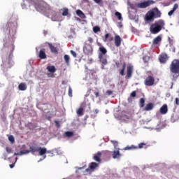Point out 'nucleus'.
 Instances as JSON below:
<instances>
[{"label":"nucleus","mask_w":179,"mask_h":179,"mask_svg":"<svg viewBox=\"0 0 179 179\" xmlns=\"http://www.w3.org/2000/svg\"><path fill=\"white\" fill-rule=\"evenodd\" d=\"M27 2L31 3V5H34L35 8L38 12H49V13H52V15H55V12H54L48 5H47L43 1H40V0H27Z\"/></svg>","instance_id":"1"},{"label":"nucleus","mask_w":179,"mask_h":179,"mask_svg":"<svg viewBox=\"0 0 179 179\" xmlns=\"http://www.w3.org/2000/svg\"><path fill=\"white\" fill-rule=\"evenodd\" d=\"M164 21L163 20H159L155 22L154 24H151L150 27V31L151 34H157L159 31H162V29H164Z\"/></svg>","instance_id":"2"},{"label":"nucleus","mask_w":179,"mask_h":179,"mask_svg":"<svg viewBox=\"0 0 179 179\" xmlns=\"http://www.w3.org/2000/svg\"><path fill=\"white\" fill-rule=\"evenodd\" d=\"M162 13L158 8H154L152 10L148 11L145 15V20L147 22H152L155 18L161 17Z\"/></svg>","instance_id":"3"},{"label":"nucleus","mask_w":179,"mask_h":179,"mask_svg":"<svg viewBox=\"0 0 179 179\" xmlns=\"http://www.w3.org/2000/svg\"><path fill=\"white\" fill-rule=\"evenodd\" d=\"M170 71L173 73V78H178L179 76V60L174 59L170 64Z\"/></svg>","instance_id":"4"},{"label":"nucleus","mask_w":179,"mask_h":179,"mask_svg":"<svg viewBox=\"0 0 179 179\" xmlns=\"http://www.w3.org/2000/svg\"><path fill=\"white\" fill-rule=\"evenodd\" d=\"M40 147L37 146V144L32 143L29 145V150H25L20 151V155H27L28 153H32L34 154L37 152H38V149Z\"/></svg>","instance_id":"5"},{"label":"nucleus","mask_w":179,"mask_h":179,"mask_svg":"<svg viewBox=\"0 0 179 179\" xmlns=\"http://www.w3.org/2000/svg\"><path fill=\"white\" fill-rule=\"evenodd\" d=\"M153 3H155V1L148 0L141 3H136L135 6L139 9H145L146 8H148V6H150V5H153Z\"/></svg>","instance_id":"6"},{"label":"nucleus","mask_w":179,"mask_h":179,"mask_svg":"<svg viewBox=\"0 0 179 179\" xmlns=\"http://www.w3.org/2000/svg\"><path fill=\"white\" fill-rule=\"evenodd\" d=\"M145 86H153L155 85V78L152 76H148L144 80Z\"/></svg>","instance_id":"7"},{"label":"nucleus","mask_w":179,"mask_h":179,"mask_svg":"<svg viewBox=\"0 0 179 179\" xmlns=\"http://www.w3.org/2000/svg\"><path fill=\"white\" fill-rule=\"evenodd\" d=\"M134 72V67L132 66H129L127 68V75L125 78L126 79H131L132 78V73Z\"/></svg>","instance_id":"8"},{"label":"nucleus","mask_w":179,"mask_h":179,"mask_svg":"<svg viewBox=\"0 0 179 179\" xmlns=\"http://www.w3.org/2000/svg\"><path fill=\"white\" fill-rule=\"evenodd\" d=\"M167 59H169V56H167V54L162 53L159 57V62L162 64H166L167 62Z\"/></svg>","instance_id":"9"},{"label":"nucleus","mask_w":179,"mask_h":179,"mask_svg":"<svg viewBox=\"0 0 179 179\" xmlns=\"http://www.w3.org/2000/svg\"><path fill=\"white\" fill-rule=\"evenodd\" d=\"M45 44H47L49 46V48L52 54H58V48L54 46L52 43L46 42Z\"/></svg>","instance_id":"10"},{"label":"nucleus","mask_w":179,"mask_h":179,"mask_svg":"<svg viewBox=\"0 0 179 179\" xmlns=\"http://www.w3.org/2000/svg\"><path fill=\"white\" fill-rule=\"evenodd\" d=\"M99 55H101L102 57L106 56V54H107V49H106L103 45H99Z\"/></svg>","instance_id":"11"},{"label":"nucleus","mask_w":179,"mask_h":179,"mask_svg":"<svg viewBox=\"0 0 179 179\" xmlns=\"http://www.w3.org/2000/svg\"><path fill=\"white\" fill-rule=\"evenodd\" d=\"M121 41H122V39H121V37L120 36V35H115V47H120L121 45Z\"/></svg>","instance_id":"12"},{"label":"nucleus","mask_w":179,"mask_h":179,"mask_svg":"<svg viewBox=\"0 0 179 179\" xmlns=\"http://www.w3.org/2000/svg\"><path fill=\"white\" fill-rule=\"evenodd\" d=\"M167 111H169V108H167V104H164L159 109V113L161 114H167Z\"/></svg>","instance_id":"13"},{"label":"nucleus","mask_w":179,"mask_h":179,"mask_svg":"<svg viewBox=\"0 0 179 179\" xmlns=\"http://www.w3.org/2000/svg\"><path fill=\"white\" fill-rule=\"evenodd\" d=\"M38 152H39V156H44L45 153H50V151H47V148L41 147H39Z\"/></svg>","instance_id":"14"},{"label":"nucleus","mask_w":179,"mask_h":179,"mask_svg":"<svg viewBox=\"0 0 179 179\" xmlns=\"http://www.w3.org/2000/svg\"><path fill=\"white\" fill-rule=\"evenodd\" d=\"M162 43V36H158L152 41L153 45H157Z\"/></svg>","instance_id":"15"},{"label":"nucleus","mask_w":179,"mask_h":179,"mask_svg":"<svg viewBox=\"0 0 179 179\" xmlns=\"http://www.w3.org/2000/svg\"><path fill=\"white\" fill-rule=\"evenodd\" d=\"M38 57L41 59H45V58H47V55H45V49H42L39 51Z\"/></svg>","instance_id":"16"},{"label":"nucleus","mask_w":179,"mask_h":179,"mask_svg":"<svg viewBox=\"0 0 179 179\" xmlns=\"http://www.w3.org/2000/svg\"><path fill=\"white\" fill-rule=\"evenodd\" d=\"M121 153H120V149L117 151H113L112 154L113 159H120Z\"/></svg>","instance_id":"17"},{"label":"nucleus","mask_w":179,"mask_h":179,"mask_svg":"<svg viewBox=\"0 0 179 179\" xmlns=\"http://www.w3.org/2000/svg\"><path fill=\"white\" fill-rule=\"evenodd\" d=\"M99 58L103 65H107V64H108L107 62V57H106V56L99 55Z\"/></svg>","instance_id":"18"},{"label":"nucleus","mask_w":179,"mask_h":179,"mask_svg":"<svg viewBox=\"0 0 179 179\" xmlns=\"http://www.w3.org/2000/svg\"><path fill=\"white\" fill-rule=\"evenodd\" d=\"M46 69L50 73H55V72H57V69L55 68V66H48L46 67Z\"/></svg>","instance_id":"19"},{"label":"nucleus","mask_w":179,"mask_h":179,"mask_svg":"<svg viewBox=\"0 0 179 179\" xmlns=\"http://www.w3.org/2000/svg\"><path fill=\"white\" fill-rule=\"evenodd\" d=\"M100 157H101V152H98L93 157L94 160H95V162H98V163H100V162H101V159H100Z\"/></svg>","instance_id":"20"},{"label":"nucleus","mask_w":179,"mask_h":179,"mask_svg":"<svg viewBox=\"0 0 179 179\" xmlns=\"http://www.w3.org/2000/svg\"><path fill=\"white\" fill-rule=\"evenodd\" d=\"M84 51L85 54L90 55L93 52V48H92V46H87L84 48Z\"/></svg>","instance_id":"21"},{"label":"nucleus","mask_w":179,"mask_h":179,"mask_svg":"<svg viewBox=\"0 0 179 179\" xmlns=\"http://www.w3.org/2000/svg\"><path fill=\"white\" fill-rule=\"evenodd\" d=\"M177 9H178V4L175 3L173 5V9L168 13L169 16H172V15L174 14V12H176V10H177Z\"/></svg>","instance_id":"22"},{"label":"nucleus","mask_w":179,"mask_h":179,"mask_svg":"<svg viewBox=\"0 0 179 179\" xmlns=\"http://www.w3.org/2000/svg\"><path fill=\"white\" fill-rule=\"evenodd\" d=\"M153 107H154V104L152 103H149L145 106L144 108V111H150L153 110Z\"/></svg>","instance_id":"23"},{"label":"nucleus","mask_w":179,"mask_h":179,"mask_svg":"<svg viewBox=\"0 0 179 179\" xmlns=\"http://www.w3.org/2000/svg\"><path fill=\"white\" fill-rule=\"evenodd\" d=\"M76 14L78 15V16H79V17H80L81 19H86V15H85V13H83V12L80 10H76Z\"/></svg>","instance_id":"24"},{"label":"nucleus","mask_w":179,"mask_h":179,"mask_svg":"<svg viewBox=\"0 0 179 179\" xmlns=\"http://www.w3.org/2000/svg\"><path fill=\"white\" fill-rule=\"evenodd\" d=\"M125 68H127V64L123 63L122 69L120 71V75H121V76H124L125 75Z\"/></svg>","instance_id":"25"},{"label":"nucleus","mask_w":179,"mask_h":179,"mask_svg":"<svg viewBox=\"0 0 179 179\" xmlns=\"http://www.w3.org/2000/svg\"><path fill=\"white\" fill-rule=\"evenodd\" d=\"M89 167L90 170H94L95 169H97V167H99V164L96 162H91Z\"/></svg>","instance_id":"26"},{"label":"nucleus","mask_w":179,"mask_h":179,"mask_svg":"<svg viewBox=\"0 0 179 179\" xmlns=\"http://www.w3.org/2000/svg\"><path fill=\"white\" fill-rule=\"evenodd\" d=\"M18 89L20 90H22V92H24L27 89V86H26V84L24 83H22L19 85Z\"/></svg>","instance_id":"27"},{"label":"nucleus","mask_w":179,"mask_h":179,"mask_svg":"<svg viewBox=\"0 0 179 179\" xmlns=\"http://www.w3.org/2000/svg\"><path fill=\"white\" fill-rule=\"evenodd\" d=\"M135 149H138V147H136L134 145H131V146H127L124 148V150H134Z\"/></svg>","instance_id":"28"},{"label":"nucleus","mask_w":179,"mask_h":179,"mask_svg":"<svg viewBox=\"0 0 179 179\" xmlns=\"http://www.w3.org/2000/svg\"><path fill=\"white\" fill-rule=\"evenodd\" d=\"M64 61H65V63L66 64V65H69V61L71 60V57H69V55H65L64 56Z\"/></svg>","instance_id":"29"},{"label":"nucleus","mask_w":179,"mask_h":179,"mask_svg":"<svg viewBox=\"0 0 179 179\" xmlns=\"http://www.w3.org/2000/svg\"><path fill=\"white\" fill-rule=\"evenodd\" d=\"M62 15L63 16H68L69 13V10L67 8H64L62 9Z\"/></svg>","instance_id":"30"},{"label":"nucleus","mask_w":179,"mask_h":179,"mask_svg":"<svg viewBox=\"0 0 179 179\" xmlns=\"http://www.w3.org/2000/svg\"><path fill=\"white\" fill-rule=\"evenodd\" d=\"M64 135L66 138H71V136H73V131H66L64 133Z\"/></svg>","instance_id":"31"},{"label":"nucleus","mask_w":179,"mask_h":179,"mask_svg":"<svg viewBox=\"0 0 179 179\" xmlns=\"http://www.w3.org/2000/svg\"><path fill=\"white\" fill-rule=\"evenodd\" d=\"M115 15L117 17L118 20H122V15H121V13L116 11Z\"/></svg>","instance_id":"32"},{"label":"nucleus","mask_w":179,"mask_h":179,"mask_svg":"<svg viewBox=\"0 0 179 179\" xmlns=\"http://www.w3.org/2000/svg\"><path fill=\"white\" fill-rule=\"evenodd\" d=\"M140 107L141 108H143L145 107V99L144 98H141L140 99Z\"/></svg>","instance_id":"33"},{"label":"nucleus","mask_w":179,"mask_h":179,"mask_svg":"<svg viewBox=\"0 0 179 179\" xmlns=\"http://www.w3.org/2000/svg\"><path fill=\"white\" fill-rule=\"evenodd\" d=\"M77 114L79 115V117H82L83 115V108H80L77 110Z\"/></svg>","instance_id":"34"},{"label":"nucleus","mask_w":179,"mask_h":179,"mask_svg":"<svg viewBox=\"0 0 179 179\" xmlns=\"http://www.w3.org/2000/svg\"><path fill=\"white\" fill-rule=\"evenodd\" d=\"M93 31L94 33H99L100 31V28L99 26H95L93 27Z\"/></svg>","instance_id":"35"},{"label":"nucleus","mask_w":179,"mask_h":179,"mask_svg":"<svg viewBox=\"0 0 179 179\" xmlns=\"http://www.w3.org/2000/svg\"><path fill=\"white\" fill-rule=\"evenodd\" d=\"M8 141L11 142V143H15V137L13 136L10 135L8 136Z\"/></svg>","instance_id":"36"},{"label":"nucleus","mask_w":179,"mask_h":179,"mask_svg":"<svg viewBox=\"0 0 179 179\" xmlns=\"http://www.w3.org/2000/svg\"><path fill=\"white\" fill-rule=\"evenodd\" d=\"M149 59H150L149 56H144L143 57V60L144 61V62H149Z\"/></svg>","instance_id":"37"},{"label":"nucleus","mask_w":179,"mask_h":179,"mask_svg":"<svg viewBox=\"0 0 179 179\" xmlns=\"http://www.w3.org/2000/svg\"><path fill=\"white\" fill-rule=\"evenodd\" d=\"M111 143H113L115 148L118 146V141H111Z\"/></svg>","instance_id":"38"},{"label":"nucleus","mask_w":179,"mask_h":179,"mask_svg":"<svg viewBox=\"0 0 179 179\" xmlns=\"http://www.w3.org/2000/svg\"><path fill=\"white\" fill-rule=\"evenodd\" d=\"M69 97H72V88L71 86L69 87Z\"/></svg>","instance_id":"39"},{"label":"nucleus","mask_w":179,"mask_h":179,"mask_svg":"<svg viewBox=\"0 0 179 179\" xmlns=\"http://www.w3.org/2000/svg\"><path fill=\"white\" fill-rule=\"evenodd\" d=\"M70 52H71V55H73V57H74V58H76V57H78L76 55V52L75 51L71 50Z\"/></svg>","instance_id":"40"},{"label":"nucleus","mask_w":179,"mask_h":179,"mask_svg":"<svg viewBox=\"0 0 179 179\" xmlns=\"http://www.w3.org/2000/svg\"><path fill=\"white\" fill-rule=\"evenodd\" d=\"M131 97H136V91H133L131 94H130Z\"/></svg>","instance_id":"41"},{"label":"nucleus","mask_w":179,"mask_h":179,"mask_svg":"<svg viewBox=\"0 0 179 179\" xmlns=\"http://www.w3.org/2000/svg\"><path fill=\"white\" fill-rule=\"evenodd\" d=\"M108 37H110V34H106L105 35V38H104L103 41H107V40H108Z\"/></svg>","instance_id":"42"},{"label":"nucleus","mask_w":179,"mask_h":179,"mask_svg":"<svg viewBox=\"0 0 179 179\" xmlns=\"http://www.w3.org/2000/svg\"><path fill=\"white\" fill-rule=\"evenodd\" d=\"M145 145H146L145 143H141L138 145V148L139 149H142V148H143V146H145Z\"/></svg>","instance_id":"43"},{"label":"nucleus","mask_w":179,"mask_h":179,"mask_svg":"<svg viewBox=\"0 0 179 179\" xmlns=\"http://www.w3.org/2000/svg\"><path fill=\"white\" fill-rule=\"evenodd\" d=\"M7 153H12V148L7 147L6 149Z\"/></svg>","instance_id":"44"},{"label":"nucleus","mask_w":179,"mask_h":179,"mask_svg":"<svg viewBox=\"0 0 179 179\" xmlns=\"http://www.w3.org/2000/svg\"><path fill=\"white\" fill-rule=\"evenodd\" d=\"M175 103H176V106H179V98H176Z\"/></svg>","instance_id":"45"},{"label":"nucleus","mask_w":179,"mask_h":179,"mask_svg":"<svg viewBox=\"0 0 179 179\" xmlns=\"http://www.w3.org/2000/svg\"><path fill=\"white\" fill-rule=\"evenodd\" d=\"M106 93L108 96H111V94H113V91L112 90H107Z\"/></svg>","instance_id":"46"},{"label":"nucleus","mask_w":179,"mask_h":179,"mask_svg":"<svg viewBox=\"0 0 179 179\" xmlns=\"http://www.w3.org/2000/svg\"><path fill=\"white\" fill-rule=\"evenodd\" d=\"M103 1V0H94V2H95V3H101V2Z\"/></svg>","instance_id":"47"},{"label":"nucleus","mask_w":179,"mask_h":179,"mask_svg":"<svg viewBox=\"0 0 179 179\" xmlns=\"http://www.w3.org/2000/svg\"><path fill=\"white\" fill-rule=\"evenodd\" d=\"M117 27L121 29L122 27V22H118Z\"/></svg>","instance_id":"48"},{"label":"nucleus","mask_w":179,"mask_h":179,"mask_svg":"<svg viewBox=\"0 0 179 179\" xmlns=\"http://www.w3.org/2000/svg\"><path fill=\"white\" fill-rule=\"evenodd\" d=\"M93 113L94 114H99V109H95L94 110H93Z\"/></svg>","instance_id":"49"},{"label":"nucleus","mask_w":179,"mask_h":179,"mask_svg":"<svg viewBox=\"0 0 179 179\" xmlns=\"http://www.w3.org/2000/svg\"><path fill=\"white\" fill-rule=\"evenodd\" d=\"M94 94L96 97H99V92H94Z\"/></svg>","instance_id":"50"},{"label":"nucleus","mask_w":179,"mask_h":179,"mask_svg":"<svg viewBox=\"0 0 179 179\" xmlns=\"http://www.w3.org/2000/svg\"><path fill=\"white\" fill-rule=\"evenodd\" d=\"M88 41H90V43H93V38H89Z\"/></svg>","instance_id":"51"},{"label":"nucleus","mask_w":179,"mask_h":179,"mask_svg":"<svg viewBox=\"0 0 179 179\" xmlns=\"http://www.w3.org/2000/svg\"><path fill=\"white\" fill-rule=\"evenodd\" d=\"M9 166L10 169H13V167H15V164H10Z\"/></svg>","instance_id":"52"},{"label":"nucleus","mask_w":179,"mask_h":179,"mask_svg":"<svg viewBox=\"0 0 179 179\" xmlns=\"http://www.w3.org/2000/svg\"><path fill=\"white\" fill-rule=\"evenodd\" d=\"M113 40H114V38H113V37H110L108 39V41H113Z\"/></svg>","instance_id":"53"},{"label":"nucleus","mask_w":179,"mask_h":179,"mask_svg":"<svg viewBox=\"0 0 179 179\" xmlns=\"http://www.w3.org/2000/svg\"><path fill=\"white\" fill-rule=\"evenodd\" d=\"M85 171H87V173H89V171H90V169H86Z\"/></svg>","instance_id":"54"},{"label":"nucleus","mask_w":179,"mask_h":179,"mask_svg":"<svg viewBox=\"0 0 179 179\" xmlns=\"http://www.w3.org/2000/svg\"><path fill=\"white\" fill-rule=\"evenodd\" d=\"M116 66H117V68H120V63L116 62Z\"/></svg>","instance_id":"55"},{"label":"nucleus","mask_w":179,"mask_h":179,"mask_svg":"<svg viewBox=\"0 0 179 179\" xmlns=\"http://www.w3.org/2000/svg\"><path fill=\"white\" fill-rule=\"evenodd\" d=\"M101 69H104V64L101 66Z\"/></svg>","instance_id":"56"},{"label":"nucleus","mask_w":179,"mask_h":179,"mask_svg":"<svg viewBox=\"0 0 179 179\" xmlns=\"http://www.w3.org/2000/svg\"><path fill=\"white\" fill-rule=\"evenodd\" d=\"M17 155H19V154L16 153V152L14 153V156H17Z\"/></svg>","instance_id":"57"},{"label":"nucleus","mask_w":179,"mask_h":179,"mask_svg":"<svg viewBox=\"0 0 179 179\" xmlns=\"http://www.w3.org/2000/svg\"><path fill=\"white\" fill-rule=\"evenodd\" d=\"M55 124H56L57 127H58V122L55 121Z\"/></svg>","instance_id":"58"},{"label":"nucleus","mask_w":179,"mask_h":179,"mask_svg":"<svg viewBox=\"0 0 179 179\" xmlns=\"http://www.w3.org/2000/svg\"><path fill=\"white\" fill-rule=\"evenodd\" d=\"M91 117L92 118H94L96 116L95 115L94 116L93 115H92Z\"/></svg>","instance_id":"59"},{"label":"nucleus","mask_w":179,"mask_h":179,"mask_svg":"<svg viewBox=\"0 0 179 179\" xmlns=\"http://www.w3.org/2000/svg\"><path fill=\"white\" fill-rule=\"evenodd\" d=\"M50 78H54V74H52V75L50 76Z\"/></svg>","instance_id":"60"},{"label":"nucleus","mask_w":179,"mask_h":179,"mask_svg":"<svg viewBox=\"0 0 179 179\" xmlns=\"http://www.w3.org/2000/svg\"><path fill=\"white\" fill-rule=\"evenodd\" d=\"M52 20H55V19H54V17H52Z\"/></svg>","instance_id":"61"},{"label":"nucleus","mask_w":179,"mask_h":179,"mask_svg":"<svg viewBox=\"0 0 179 179\" xmlns=\"http://www.w3.org/2000/svg\"><path fill=\"white\" fill-rule=\"evenodd\" d=\"M46 157H47V156L44 155V157H43V159H45Z\"/></svg>","instance_id":"62"},{"label":"nucleus","mask_w":179,"mask_h":179,"mask_svg":"<svg viewBox=\"0 0 179 179\" xmlns=\"http://www.w3.org/2000/svg\"><path fill=\"white\" fill-rule=\"evenodd\" d=\"M126 118H127V120L129 119V117L128 116H126Z\"/></svg>","instance_id":"63"},{"label":"nucleus","mask_w":179,"mask_h":179,"mask_svg":"<svg viewBox=\"0 0 179 179\" xmlns=\"http://www.w3.org/2000/svg\"><path fill=\"white\" fill-rule=\"evenodd\" d=\"M173 2H175V1H177V0H173Z\"/></svg>","instance_id":"64"}]
</instances>
